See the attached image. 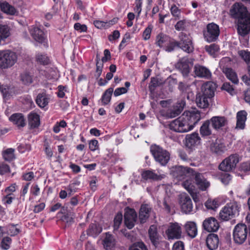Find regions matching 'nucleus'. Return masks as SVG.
I'll list each match as a JSON object with an SVG mask.
<instances>
[{"instance_id": "obj_36", "label": "nucleus", "mask_w": 250, "mask_h": 250, "mask_svg": "<svg viewBox=\"0 0 250 250\" xmlns=\"http://www.w3.org/2000/svg\"><path fill=\"white\" fill-rule=\"evenodd\" d=\"M28 122L31 128L37 127L40 124L39 115L36 113H30L28 115Z\"/></svg>"}, {"instance_id": "obj_55", "label": "nucleus", "mask_w": 250, "mask_h": 250, "mask_svg": "<svg viewBox=\"0 0 250 250\" xmlns=\"http://www.w3.org/2000/svg\"><path fill=\"white\" fill-rule=\"evenodd\" d=\"M222 89L226 90L231 95H233L235 93L232 85L228 83H225L222 86Z\"/></svg>"}, {"instance_id": "obj_62", "label": "nucleus", "mask_w": 250, "mask_h": 250, "mask_svg": "<svg viewBox=\"0 0 250 250\" xmlns=\"http://www.w3.org/2000/svg\"><path fill=\"white\" fill-rule=\"evenodd\" d=\"M170 11L171 14L174 17H179L180 15V10L175 5H173L171 6L170 8Z\"/></svg>"}, {"instance_id": "obj_38", "label": "nucleus", "mask_w": 250, "mask_h": 250, "mask_svg": "<svg viewBox=\"0 0 250 250\" xmlns=\"http://www.w3.org/2000/svg\"><path fill=\"white\" fill-rule=\"evenodd\" d=\"M0 7L1 11L7 14L13 15L17 12L14 7L6 1L0 2Z\"/></svg>"}, {"instance_id": "obj_18", "label": "nucleus", "mask_w": 250, "mask_h": 250, "mask_svg": "<svg viewBox=\"0 0 250 250\" xmlns=\"http://www.w3.org/2000/svg\"><path fill=\"white\" fill-rule=\"evenodd\" d=\"M188 179L182 183L183 187L192 196L193 200L196 201V187L193 179H195V172L194 175L187 177Z\"/></svg>"}, {"instance_id": "obj_49", "label": "nucleus", "mask_w": 250, "mask_h": 250, "mask_svg": "<svg viewBox=\"0 0 250 250\" xmlns=\"http://www.w3.org/2000/svg\"><path fill=\"white\" fill-rule=\"evenodd\" d=\"M146 209L145 207H141L139 212V219L141 223H145L149 216V214L146 212H144Z\"/></svg>"}, {"instance_id": "obj_50", "label": "nucleus", "mask_w": 250, "mask_h": 250, "mask_svg": "<svg viewBox=\"0 0 250 250\" xmlns=\"http://www.w3.org/2000/svg\"><path fill=\"white\" fill-rule=\"evenodd\" d=\"M21 80L25 84H29L32 82L31 76L27 72H24L21 74Z\"/></svg>"}, {"instance_id": "obj_4", "label": "nucleus", "mask_w": 250, "mask_h": 250, "mask_svg": "<svg viewBox=\"0 0 250 250\" xmlns=\"http://www.w3.org/2000/svg\"><path fill=\"white\" fill-rule=\"evenodd\" d=\"M150 151L155 159L162 166H166L170 159V154L159 146L154 145L150 147Z\"/></svg>"}, {"instance_id": "obj_33", "label": "nucleus", "mask_w": 250, "mask_h": 250, "mask_svg": "<svg viewBox=\"0 0 250 250\" xmlns=\"http://www.w3.org/2000/svg\"><path fill=\"white\" fill-rule=\"evenodd\" d=\"M104 247L106 250H111L115 245V240L111 234L108 232L105 233V237L103 241Z\"/></svg>"}, {"instance_id": "obj_28", "label": "nucleus", "mask_w": 250, "mask_h": 250, "mask_svg": "<svg viewBox=\"0 0 250 250\" xmlns=\"http://www.w3.org/2000/svg\"><path fill=\"white\" fill-rule=\"evenodd\" d=\"M196 184L202 190H205L209 186V183L200 173L195 172Z\"/></svg>"}, {"instance_id": "obj_6", "label": "nucleus", "mask_w": 250, "mask_h": 250, "mask_svg": "<svg viewBox=\"0 0 250 250\" xmlns=\"http://www.w3.org/2000/svg\"><path fill=\"white\" fill-rule=\"evenodd\" d=\"M219 34V26L213 22L208 24L206 29L203 31L204 39L208 42H215L217 40Z\"/></svg>"}, {"instance_id": "obj_21", "label": "nucleus", "mask_w": 250, "mask_h": 250, "mask_svg": "<svg viewBox=\"0 0 250 250\" xmlns=\"http://www.w3.org/2000/svg\"><path fill=\"white\" fill-rule=\"evenodd\" d=\"M194 69L195 74L198 77L207 79H210L211 77L210 71L205 66L200 65H195Z\"/></svg>"}, {"instance_id": "obj_13", "label": "nucleus", "mask_w": 250, "mask_h": 250, "mask_svg": "<svg viewBox=\"0 0 250 250\" xmlns=\"http://www.w3.org/2000/svg\"><path fill=\"white\" fill-rule=\"evenodd\" d=\"M29 31L31 36L36 42L40 43L46 42V35L38 26H31L29 27Z\"/></svg>"}, {"instance_id": "obj_25", "label": "nucleus", "mask_w": 250, "mask_h": 250, "mask_svg": "<svg viewBox=\"0 0 250 250\" xmlns=\"http://www.w3.org/2000/svg\"><path fill=\"white\" fill-rule=\"evenodd\" d=\"M209 121L211 123L212 127L216 129L224 126L227 123L226 118L222 116L213 117Z\"/></svg>"}, {"instance_id": "obj_53", "label": "nucleus", "mask_w": 250, "mask_h": 250, "mask_svg": "<svg viewBox=\"0 0 250 250\" xmlns=\"http://www.w3.org/2000/svg\"><path fill=\"white\" fill-rule=\"evenodd\" d=\"M113 24V23L112 21H109V22H104L100 21H94V24L95 25V27L99 29L108 27L110 26V25Z\"/></svg>"}, {"instance_id": "obj_54", "label": "nucleus", "mask_w": 250, "mask_h": 250, "mask_svg": "<svg viewBox=\"0 0 250 250\" xmlns=\"http://www.w3.org/2000/svg\"><path fill=\"white\" fill-rule=\"evenodd\" d=\"M208 209H215L218 207V204L215 200H208L205 203Z\"/></svg>"}, {"instance_id": "obj_56", "label": "nucleus", "mask_w": 250, "mask_h": 250, "mask_svg": "<svg viewBox=\"0 0 250 250\" xmlns=\"http://www.w3.org/2000/svg\"><path fill=\"white\" fill-rule=\"evenodd\" d=\"M11 242V239L9 237H5L3 238L1 242V247L4 250H8L10 248Z\"/></svg>"}, {"instance_id": "obj_15", "label": "nucleus", "mask_w": 250, "mask_h": 250, "mask_svg": "<svg viewBox=\"0 0 250 250\" xmlns=\"http://www.w3.org/2000/svg\"><path fill=\"white\" fill-rule=\"evenodd\" d=\"M179 203L182 211L185 213H190L193 209V204L190 198L186 193L180 195Z\"/></svg>"}, {"instance_id": "obj_63", "label": "nucleus", "mask_w": 250, "mask_h": 250, "mask_svg": "<svg viewBox=\"0 0 250 250\" xmlns=\"http://www.w3.org/2000/svg\"><path fill=\"white\" fill-rule=\"evenodd\" d=\"M172 250H184V243L180 241L176 242L173 246Z\"/></svg>"}, {"instance_id": "obj_37", "label": "nucleus", "mask_w": 250, "mask_h": 250, "mask_svg": "<svg viewBox=\"0 0 250 250\" xmlns=\"http://www.w3.org/2000/svg\"><path fill=\"white\" fill-rule=\"evenodd\" d=\"M227 78L231 81L233 83L236 84L238 82V79L236 73L230 68H225L223 69Z\"/></svg>"}, {"instance_id": "obj_44", "label": "nucleus", "mask_w": 250, "mask_h": 250, "mask_svg": "<svg viewBox=\"0 0 250 250\" xmlns=\"http://www.w3.org/2000/svg\"><path fill=\"white\" fill-rule=\"evenodd\" d=\"M36 61L41 64L46 65L49 62L48 57L45 54L38 53L36 57Z\"/></svg>"}, {"instance_id": "obj_7", "label": "nucleus", "mask_w": 250, "mask_h": 250, "mask_svg": "<svg viewBox=\"0 0 250 250\" xmlns=\"http://www.w3.org/2000/svg\"><path fill=\"white\" fill-rule=\"evenodd\" d=\"M248 229L246 225L238 224L235 227L233 231V238L234 242L237 244H243L247 239Z\"/></svg>"}, {"instance_id": "obj_31", "label": "nucleus", "mask_w": 250, "mask_h": 250, "mask_svg": "<svg viewBox=\"0 0 250 250\" xmlns=\"http://www.w3.org/2000/svg\"><path fill=\"white\" fill-rule=\"evenodd\" d=\"M170 37L164 33H160L156 37L155 44L159 47L165 48L168 42H169Z\"/></svg>"}, {"instance_id": "obj_11", "label": "nucleus", "mask_w": 250, "mask_h": 250, "mask_svg": "<svg viewBox=\"0 0 250 250\" xmlns=\"http://www.w3.org/2000/svg\"><path fill=\"white\" fill-rule=\"evenodd\" d=\"M186 124L189 126V131L194 127L201 119V115L198 111H187L182 115Z\"/></svg>"}, {"instance_id": "obj_22", "label": "nucleus", "mask_w": 250, "mask_h": 250, "mask_svg": "<svg viewBox=\"0 0 250 250\" xmlns=\"http://www.w3.org/2000/svg\"><path fill=\"white\" fill-rule=\"evenodd\" d=\"M176 67L184 76H187L190 71L188 59L185 57L182 58L177 63Z\"/></svg>"}, {"instance_id": "obj_41", "label": "nucleus", "mask_w": 250, "mask_h": 250, "mask_svg": "<svg viewBox=\"0 0 250 250\" xmlns=\"http://www.w3.org/2000/svg\"><path fill=\"white\" fill-rule=\"evenodd\" d=\"M113 92V88L112 87H110L105 91L101 98L103 105H106L110 102Z\"/></svg>"}, {"instance_id": "obj_8", "label": "nucleus", "mask_w": 250, "mask_h": 250, "mask_svg": "<svg viewBox=\"0 0 250 250\" xmlns=\"http://www.w3.org/2000/svg\"><path fill=\"white\" fill-rule=\"evenodd\" d=\"M171 174L174 178L179 180H182L187 177L194 175V171L192 169L187 167L178 166L173 167L171 170Z\"/></svg>"}, {"instance_id": "obj_59", "label": "nucleus", "mask_w": 250, "mask_h": 250, "mask_svg": "<svg viewBox=\"0 0 250 250\" xmlns=\"http://www.w3.org/2000/svg\"><path fill=\"white\" fill-rule=\"evenodd\" d=\"M152 31V27L150 26L147 27L143 32V39L146 41L150 37V35Z\"/></svg>"}, {"instance_id": "obj_9", "label": "nucleus", "mask_w": 250, "mask_h": 250, "mask_svg": "<svg viewBox=\"0 0 250 250\" xmlns=\"http://www.w3.org/2000/svg\"><path fill=\"white\" fill-rule=\"evenodd\" d=\"M166 234L168 240L179 239L182 237L181 225L177 223H170L166 230Z\"/></svg>"}, {"instance_id": "obj_57", "label": "nucleus", "mask_w": 250, "mask_h": 250, "mask_svg": "<svg viewBox=\"0 0 250 250\" xmlns=\"http://www.w3.org/2000/svg\"><path fill=\"white\" fill-rule=\"evenodd\" d=\"M0 91L4 98H8L10 96L9 88L6 85H0Z\"/></svg>"}, {"instance_id": "obj_42", "label": "nucleus", "mask_w": 250, "mask_h": 250, "mask_svg": "<svg viewBox=\"0 0 250 250\" xmlns=\"http://www.w3.org/2000/svg\"><path fill=\"white\" fill-rule=\"evenodd\" d=\"M15 150L13 148H7L2 152L3 159L6 161H11L15 159Z\"/></svg>"}, {"instance_id": "obj_61", "label": "nucleus", "mask_w": 250, "mask_h": 250, "mask_svg": "<svg viewBox=\"0 0 250 250\" xmlns=\"http://www.w3.org/2000/svg\"><path fill=\"white\" fill-rule=\"evenodd\" d=\"M44 147L46 155L48 158L50 159L53 156V151L48 143H45Z\"/></svg>"}, {"instance_id": "obj_23", "label": "nucleus", "mask_w": 250, "mask_h": 250, "mask_svg": "<svg viewBox=\"0 0 250 250\" xmlns=\"http://www.w3.org/2000/svg\"><path fill=\"white\" fill-rule=\"evenodd\" d=\"M200 137L197 133L188 134L186 137V145L189 148H191L200 143Z\"/></svg>"}, {"instance_id": "obj_14", "label": "nucleus", "mask_w": 250, "mask_h": 250, "mask_svg": "<svg viewBox=\"0 0 250 250\" xmlns=\"http://www.w3.org/2000/svg\"><path fill=\"white\" fill-rule=\"evenodd\" d=\"M137 215L134 209L126 208L124 214L125 224L127 228L131 229L137 220Z\"/></svg>"}, {"instance_id": "obj_26", "label": "nucleus", "mask_w": 250, "mask_h": 250, "mask_svg": "<svg viewBox=\"0 0 250 250\" xmlns=\"http://www.w3.org/2000/svg\"><path fill=\"white\" fill-rule=\"evenodd\" d=\"M185 228L188 235L191 238H194L197 234L196 224L193 221H188L185 225Z\"/></svg>"}, {"instance_id": "obj_47", "label": "nucleus", "mask_w": 250, "mask_h": 250, "mask_svg": "<svg viewBox=\"0 0 250 250\" xmlns=\"http://www.w3.org/2000/svg\"><path fill=\"white\" fill-rule=\"evenodd\" d=\"M205 49L210 55L214 56L219 50L218 45L215 44H211L209 45H206Z\"/></svg>"}, {"instance_id": "obj_39", "label": "nucleus", "mask_w": 250, "mask_h": 250, "mask_svg": "<svg viewBox=\"0 0 250 250\" xmlns=\"http://www.w3.org/2000/svg\"><path fill=\"white\" fill-rule=\"evenodd\" d=\"M210 121L207 120L205 121L200 129V132L201 136L205 137L211 134V130L210 128Z\"/></svg>"}, {"instance_id": "obj_1", "label": "nucleus", "mask_w": 250, "mask_h": 250, "mask_svg": "<svg viewBox=\"0 0 250 250\" xmlns=\"http://www.w3.org/2000/svg\"><path fill=\"white\" fill-rule=\"evenodd\" d=\"M230 15L238 20L237 30L239 34L244 36L250 31V15L241 3H235L230 10Z\"/></svg>"}, {"instance_id": "obj_51", "label": "nucleus", "mask_w": 250, "mask_h": 250, "mask_svg": "<svg viewBox=\"0 0 250 250\" xmlns=\"http://www.w3.org/2000/svg\"><path fill=\"white\" fill-rule=\"evenodd\" d=\"M129 250H147L146 246L142 242H138L133 244Z\"/></svg>"}, {"instance_id": "obj_27", "label": "nucleus", "mask_w": 250, "mask_h": 250, "mask_svg": "<svg viewBox=\"0 0 250 250\" xmlns=\"http://www.w3.org/2000/svg\"><path fill=\"white\" fill-rule=\"evenodd\" d=\"M210 149L215 153L221 154L227 150V147L220 140H216L214 143L210 145Z\"/></svg>"}, {"instance_id": "obj_24", "label": "nucleus", "mask_w": 250, "mask_h": 250, "mask_svg": "<svg viewBox=\"0 0 250 250\" xmlns=\"http://www.w3.org/2000/svg\"><path fill=\"white\" fill-rule=\"evenodd\" d=\"M219 239L217 235L210 234L206 239V244L208 249L210 250H214L218 248Z\"/></svg>"}, {"instance_id": "obj_60", "label": "nucleus", "mask_w": 250, "mask_h": 250, "mask_svg": "<svg viewBox=\"0 0 250 250\" xmlns=\"http://www.w3.org/2000/svg\"><path fill=\"white\" fill-rule=\"evenodd\" d=\"M160 83L158 78L152 77L151 79V81L149 85L150 89H154L155 87L159 85Z\"/></svg>"}, {"instance_id": "obj_16", "label": "nucleus", "mask_w": 250, "mask_h": 250, "mask_svg": "<svg viewBox=\"0 0 250 250\" xmlns=\"http://www.w3.org/2000/svg\"><path fill=\"white\" fill-rule=\"evenodd\" d=\"M239 56L245 61L247 64L248 74L242 77V81L247 85H250V52L240 50L238 52Z\"/></svg>"}, {"instance_id": "obj_46", "label": "nucleus", "mask_w": 250, "mask_h": 250, "mask_svg": "<svg viewBox=\"0 0 250 250\" xmlns=\"http://www.w3.org/2000/svg\"><path fill=\"white\" fill-rule=\"evenodd\" d=\"M7 233L11 236L17 235L20 232V229L17 228V225H9L6 229Z\"/></svg>"}, {"instance_id": "obj_12", "label": "nucleus", "mask_w": 250, "mask_h": 250, "mask_svg": "<svg viewBox=\"0 0 250 250\" xmlns=\"http://www.w3.org/2000/svg\"><path fill=\"white\" fill-rule=\"evenodd\" d=\"M188 125L181 116L170 123L169 128L177 132L185 133L189 131V127Z\"/></svg>"}, {"instance_id": "obj_32", "label": "nucleus", "mask_w": 250, "mask_h": 250, "mask_svg": "<svg viewBox=\"0 0 250 250\" xmlns=\"http://www.w3.org/2000/svg\"><path fill=\"white\" fill-rule=\"evenodd\" d=\"M148 234L152 244L156 247L158 244V234L157 227L155 225H151L148 229Z\"/></svg>"}, {"instance_id": "obj_5", "label": "nucleus", "mask_w": 250, "mask_h": 250, "mask_svg": "<svg viewBox=\"0 0 250 250\" xmlns=\"http://www.w3.org/2000/svg\"><path fill=\"white\" fill-rule=\"evenodd\" d=\"M178 38V48L187 53H190L193 51L192 39L189 34L182 32L179 33Z\"/></svg>"}, {"instance_id": "obj_48", "label": "nucleus", "mask_w": 250, "mask_h": 250, "mask_svg": "<svg viewBox=\"0 0 250 250\" xmlns=\"http://www.w3.org/2000/svg\"><path fill=\"white\" fill-rule=\"evenodd\" d=\"M123 220V215L121 213H118L114 218V230H117L121 225Z\"/></svg>"}, {"instance_id": "obj_2", "label": "nucleus", "mask_w": 250, "mask_h": 250, "mask_svg": "<svg viewBox=\"0 0 250 250\" xmlns=\"http://www.w3.org/2000/svg\"><path fill=\"white\" fill-rule=\"evenodd\" d=\"M240 205L236 202H231L227 204L221 210L219 213L220 218L224 221L235 217L239 214Z\"/></svg>"}, {"instance_id": "obj_20", "label": "nucleus", "mask_w": 250, "mask_h": 250, "mask_svg": "<svg viewBox=\"0 0 250 250\" xmlns=\"http://www.w3.org/2000/svg\"><path fill=\"white\" fill-rule=\"evenodd\" d=\"M216 89L215 84L212 82H208L202 85V94L208 98H212L214 95V91Z\"/></svg>"}, {"instance_id": "obj_52", "label": "nucleus", "mask_w": 250, "mask_h": 250, "mask_svg": "<svg viewBox=\"0 0 250 250\" xmlns=\"http://www.w3.org/2000/svg\"><path fill=\"white\" fill-rule=\"evenodd\" d=\"M96 76L97 78H99L102 72L103 67V62H100V58L97 56L96 57Z\"/></svg>"}, {"instance_id": "obj_40", "label": "nucleus", "mask_w": 250, "mask_h": 250, "mask_svg": "<svg viewBox=\"0 0 250 250\" xmlns=\"http://www.w3.org/2000/svg\"><path fill=\"white\" fill-rule=\"evenodd\" d=\"M10 35V28L7 25H0V44L1 42L7 38Z\"/></svg>"}, {"instance_id": "obj_58", "label": "nucleus", "mask_w": 250, "mask_h": 250, "mask_svg": "<svg viewBox=\"0 0 250 250\" xmlns=\"http://www.w3.org/2000/svg\"><path fill=\"white\" fill-rule=\"evenodd\" d=\"M89 149L94 151L99 148L98 141L95 139L91 140L89 142Z\"/></svg>"}, {"instance_id": "obj_43", "label": "nucleus", "mask_w": 250, "mask_h": 250, "mask_svg": "<svg viewBox=\"0 0 250 250\" xmlns=\"http://www.w3.org/2000/svg\"><path fill=\"white\" fill-rule=\"evenodd\" d=\"M176 47L178 48V42L170 38L169 42H168L164 49L167 52H170L173 51Z\"/></svg>"}, {"instance_id": "obj_30", "label": "nucleus", "mask_w": 250, "mask_h": 250, "mask_svg": "<svg viewBox=\"0 0 250 250\" xmlns=\"http://www.w3.org/2000/svg\"><path fill=\"white\" fill-rule=\"evenodd\" d=\"M247 113L245 110H241L237 113L236 128L243 129L245 128Z\"/></svg>"}, {"instance_id": "obj_35", "label": "nucleus", "mask_w": 250, "mask_h": 250, "mask_svg": "<svg viewBox=\"0 0 250 250\" xmlns=\"http://www.w3.org/2000/svg\"><path fill=\"white\" fill-rule=\"evenodd\" d=\"M210 99L211 98L199 93L196 96V101L197 104L200 108H207L209 105L208 100Z\"/></svg>"}, {"instance_id": "obj_3", "label": "nucleus", "mask_w": 250, "mask_h": 250, "mask_svg": "<svg viewBox=\"0 0 250 250\" xmlns=\"http://www.w3.org/2000/svg\"><path fill=\"white\" fill-rule=\"evenodd\" d=\"M16 53L9 50L0 51V68H8L13 66L17 61Z\"/></svg>"}, {"instance_id": "obj_64", "label": "nucleus", "mask_w": 250, "mask_h": 250, "mask_svg": "<svg viewBox=\"0 0 250 250\" xmlns=\"http://www.w3.org/2000/svg\"><path fill=\"white\" fill-rule=\"evenodd\" d=\"M74 28L80 32H86L87 30V27L85 24H81L78 22L74 24Z\"/></svg>"}, {"instance_id": "obj_45", "label": "nucleus", "mask_w": 250, "mask_h": 250, "mask_svg": "<svg viewBox=\"0 0 250 250\" xmlns=\"http://www.w3.org/2000/svg\"><path fill=\"white\" fill-rule=\"evenodd\" d=\"M182 109L183 107L181 105L179 106H176L173 109H171L167 112L168 117L170 118H173L178 116L181 113Z\"/></svg>"}, {"instance_id": "obj_19", "label": "nucleus", "mask_w": 250, "mask_h": 250, "mask_svg": "<svg viewBox=\"0 0 250 250\" xmlns=\"http://www.w3.org/2000/svg\"><path fill=\"white\" fill-rule=\"evenodd\" d=\"M203 227L205 230L208 232H214L218 229L219 225L215 218L211 217L204 221Z\"/></svg>"}, {"instance_id": "obj_17", "label": "nucleus", "mask_w": 250, "mask_h": 250, "mask_svg": "<svg viewBox=\"0 0 250 250\" xmlns=\"http://www.w3.org/2000/svg\"><path fill=\"white\" fill-rule=\"evenodd\" d=\"M142 179L145 181H155L162 180L165 175L158 174L154 170L144 169L141 172Z\"/></svg>"}, {"instance_id": "obj_29", "label": "nucleus", "mask_w": 250, "mask_h": 250, "mask_svg": "<svg viewBox=\"0 0 250 250\" xmlns=\"http://www.w3.org/2000/svg\"><path fill=\"white\" fill-rule=\"evenodd\" d=\"M9 120L16 125L19 128L24 126L26 124L25 119L21 113L13 114L9 118Z\"/></svg>"}, {"instance_id": "obj_10", "label": "nucleus", "mask_w": 250, "mask_h": 250, "mask_svg": "<svg viewBox=\"0 0 250 250\" xmlns=\"http://www.w3.org/2000/svg\"><path fill=\"white\" fill-rule=\"evenodd\" d=\"M238 162V155L232 154L222 162L219 166V168L222 171H229L235 167Z\"/></svg>"}, {"instance_id": "obj_34", "label": "nucleus", "mask_w": 250, "mask_h": 250, "mask_svg": "<svg viewBox=\"0 0 250 250\" xmlns=\"http://www.w3.org/2000/svg\"><path fill=\"white\" fill-rule=\"evenodd\" d=\"M49 100V96L45 93L42 92L38 94L36 102L39 107L43 108L48 104Z\"/></svg>"}]
</instances>
